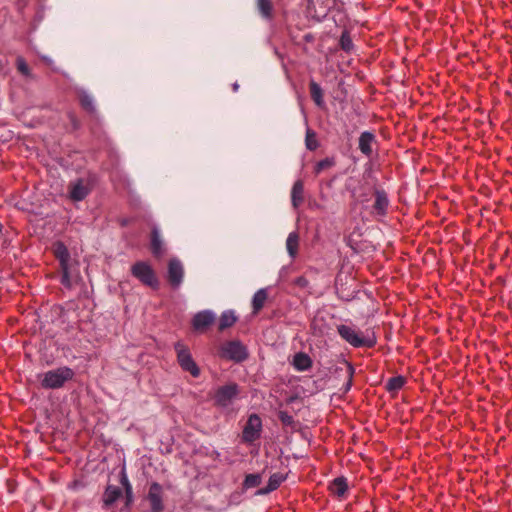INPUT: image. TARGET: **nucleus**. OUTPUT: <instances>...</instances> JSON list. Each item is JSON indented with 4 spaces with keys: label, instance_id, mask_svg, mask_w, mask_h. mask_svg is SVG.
<instances>
[{
    "label": "nucleus",
    "instance_id": "nucleus-19",
    "mask_svg": "<svg viewBox=\"0 0 512 512\" xmlns=\"http://www.w3.org/2000/svg\"><path fill=\"white\" fill-rule=\"evenodd\" d=\"M287 479V474L284 473H273L268 480L266 487L263 489L262 493H270L277 490L281 484Z\"/></svg>",
    "mask_w": 512,
    "mask_h": 512
},
{
    "label": "nucleus",
    "instance_id": "nucleus-9",
    "mask_svg": "<svg viewBox=\"0 0 512 512\" xmlns=\"http://www.w3.org/2000/svg\"><path fill=\"white\" fill-rule=\"evenodd\" d=\"M374 203L371 214L379 217H385L388 213L390 201L386 191L380 187L373 188Z\"/></svg>",
    "mask_w": 512,
    "mask_h": 512
},
{
    "label": "nucleus",
    "instance_id": "nucleus-26",
    "mask_svg": "<svg viewBox=\"0 0 512 512\" xmlns=\"http://www.w3.org/2000/svg\"><path fill=\"white\" fill-rule=\"evenodd\" d=\"M267 297L268 295L265 289H260L254 294L252 299L253 314H258L260 312L265 305Z\"/></svg>",
    "mask_w": 512,
    "mask_h": 512
},
{
    "label": "nucleus",
    "instance_id": "nucleus-5",
    "mask_svg": "<svg viewBox=\"0 0 512 512\" xmlns=\"http://www.w3.org/2000/svg\"><path fill=\"white\" fill-rule=\"evenodd\" d=\"M174 349L181 369L185 372H189L193 377H198L200 375V369L194 361L189 348L181 341H178L174 344Z\"/></svg>",
    "mask_w": 512,
    "mask_h": 512
},
{
    "label": "nucleus",
    "instance_id": "nucleus-6",
    "mask_svg": "<svg viewBox=\"0 0 512 512\" xmlns=\"http://www.w3.org/2000/svg\"><path fill=\"white\" fill-rule=\"evenodd\" d=\"M219 356L222 359L242 362L248 357L247 348L240 341L232 340L224 342L219 349Z\"/></svg>",
    "mask_w": 512,
    "mask_h": 512
},
{
    "label": "nucleus",
    "instance_id": "nucleus-23",
    "mask_svg": "<svg viewBox=\"0 0 512 512\" xmlns=\"http://www.w3.org/2000/svg\"><path fill=\"white\" fill-rule=\"evenodd\" d=\"M78 99L80 106L83 110H85L89 114L96 113V107L94 105L93 98L85 91H80L78 93Z\"/></svg>",
    "mask_w": 512,
    "mask_h": 512
},
{
    "label": "nucleus",
    "instance_id": "nucleus-16",
    "mask_svg": "<svg viewBox=\"0 0 512 512\" xmlns=\"http://www.w3.org/2000/svg\"><path fill=\"white\" fill-rule=\"evenodd\" d=\"M328 490L331 495L336 496L339 499L344 498L348 492V483L345 477L335 478L328 486Z\"/></svg>",
    "mask_w": 512,
    "mask_h": 512
},
{
    "label": "nucleus",
    "instance_id": "nucleus-21",
    "mask_svg": "<svg viewBox=\"0 0 512 512\" xmlns=\"http://www.w3.org/2000/svg\"><path fill=\"white\" fill-rule=\"evenodd\" d=\"M309 91H310V96H311L312 100L314 101V103L318 107L322 108L324 106L325 102H324L323 90L320 87V85L317 82H315L314 80H311L309 83Z\"/></svg>",
    "mask_w": 512,
    "mask_h": 512
},
{
    "label": "nucleus",
    "instance_id": "nucleus-22",
    "mask_svg": "<svg viewBox=\"0 0 512 512\" xmlns=\"http://www.w3.org/2000/svg\"><path fill=\"white\" fill-rule=\"evenodd\" d=\"M293 366L298 371H306L312 367V360L306 353L299 352L293 358Z\"/></svg>",
    "mask_w": 512,
    "mask_h": 512
},
{
    "label": "nucleus",
    "instance_id": "nucleus-17",
    "mask_svg": "<svg viewBox=\"0 0 512 512\" xmlns=\"http://www.w3.org/2000/svg\"><path fill=\"white\" fill-rule=\"evenodd\" d=\"M304 201V184L302 180L294 182L291 190V202L294 208H298Z\"/></svg>",
    "mask_w": 512,
    "mask_h": 512
},
{
    "label": "nucleus",
    "instance_id": "nucleus-13",
    "mask_svg": "<svg viewBox=\"0 0 512 512\" xmlns=\"http://www.w3.org/2000/svg\"><path fill=\"white\" fill-rule=\"evenodd\" d=\"M89 193L90 189L87 185L84 184L83 179H78L76 182L71 183L69 186V197L73 201H82L88 196Z\"/></svg>",
    "mask_w": 512,
    "mask_h": 512
},
{
    "label": "nucleus",
    "instance_id": "nucleus-37",
    "mask_svg": "<svg viewBox=\"0 0 512 512\" xmlns=\"http://www.w3.org/2000/svg\"><path fill=\"white\" fill-rule=\"evenodd\" d=\"M233 88H234V90H237V89H238V85H237V84H234V85H233Z\"/></svg>",
    "mask_w": 512,
    "mask_h": 512
},
{
    "label": "nucleus",
    "instance_id": "nucleus-18",
    "mask_svg": "<svg viewBox=\"0 0 512 512\" xmlns=\"http://www.w3.org/2000/svg\"><path fill=\"white\" fill-rule=\"evenodd\" d=\"M319 272L316 268H309L305 275L299 276L294 280V284L305 291H307L309 294L312 293V286L310 285V280L308 276H315Z\"/></svg>",
    "mask_w": 512,
    "mask_h": 512
},
{
    "label": "nucleus",
    "instance_id": "nucleus-27",
    "mask_svg": "<svg viewBox=\"0 0 512 512\" xmlns=\"http://www.w3.org/2000/svg\"><path fill=\"white\" fill-rule=\"evenodd\" d=\"M286 247L289 255L294 258L298 253L299 235L296 232H291L286 240Z\"/></svg>",
    "mask_w": 512,
    "mask_h": 512
},
{
    "label": "nucleus",
    "instance_id": "nucleus-14",
    "mask_svg": "<svg viewBox=\"0 0 512 512\" xmlns=\"http://www.w3.org/2000/svg\"><path fill=\"white\" fill-rule=\"evenodd\" d=\"M122 494L123 492L120 487L110 484L107 485L102 495L103 508L108 509L113 506V504L122 497Z\"/></svg>",
    "mask_w": 512,
    "mask_h": 512
},
{
    "label": "nucleus",
    "instance_id": "nucleus-7",
    "mask_svg": "<svg viewBox=\"0 0 512 512\" xmlns=\"http://www.w3.org/2000/svg\"><path fill=\"white\" fill-rule=\"evenodd\" d=\"M262 430L261 417L256 413L250 414L242 430V442L252 444L261 437Z\"/></svg>",
    "mask_w": 512,
    "mask_h": 512
},
{
    "label": "nucleus",
    "instance_id": "nucleus-12",
    "mask_svg": "<svg viewBox=\"0 0 512 512\" xmlns=\"http://www.w3.org/2000/svg\"><path fill=\"white\" fill-rule=\"evenodd\" d=\"M215 315L209 310L196 313L192 319V327L195 331H204L213 324Z\"/></svg>",
    "mask_w": 512,
    "mask_h": 512
},
{
    "label": "nucleus",
    "instance_id": "nucleus-34",
    "mask_svg": "<svg viewBox=\"0 0 512 512\" xmlns=\"http://www.w3.org/2000/svg\"><path fill=\"white\" fill-rule=\"evenodd\" d=\"M261 483V477L259 474H247L244 479V486L247 488H253L259 486Z\"/></svg>",
    "mask_w": 512,
    "mask_h": 512
},
{
    "label": "nucleus",
    "instance_id": "nucleus-25",
    "mask_svg": "<svg viewBox=\"0 0 512 512\" xmlns=\"http://www.w3.org/2000/svg\"><path fill=\"white\" fill-rule=\"evenodd\" d=\"M406 382L407 380L404 376H394L388 379L385 388L389 393H397L405 386Z\"/></svg>",
    "mask_w": 512,
    "mask_h": 512
},
{
    "label": "nucleus",
    "instance_id": "nucleus-30",
    "mask_svg": "<svg viewBox=\"0 0 512 512\" xmlns=\"http://www.w3.org/2000/svg\"><path fill=\"white\" fill-rule=\"evenodd\" d=\"M278 419L284 427H290L295 430L297 428L298 423L295 421L294 417L290 415L287 411H279Z\"/></svg>",
    "mask_w": 512,
    "mask_h": 512
},
{
    "label": "nucleus",
    "instance_id": "nucleus-29",
    "mask_svg": "<svg viewBox=\"0 0 512 512\" xmlns=\"http://www.w3.org/2000/svg\"><path fill=\"white\" fill-rule=\"evenodd\" d=\"M335 164H336V160H335L334 156L326 157L325 159H322L315 164L314 173L316 175H319L324 170H328V169L334 167Z\"/></svg>",
    "mask_w": 512,
    "mask_h": 512
},
{
    "label": "nucleus",
    "instance_id": "nucleus-35",
    "mask_svg": "<svg viewBox=\"0 0 512 512\" xmlns=\"http://www.w3.org/2000/svg\"><path fill=\"white\" fill-rule=\"evenodd\" d=\"M16 66H17L18 71L21 74H23L25 76H28L30 74V69H29L26 61L23 58L19 57L17 59Z\"/></svg>",
    "mask_w": 512,
    "mask_h": 512
},
{
    "label": "nucleus",
    "instance_id": "nucleus-4",
    "mask_svg": "<svg viewBox=\"0 0 512 512\" xmlns=\"http://www.w3.org/2000/svg\"><path fill=\"white\" fill-rule=\"evenodd\" d=\"M131 274L142 284L152 289L159 288V280L152 266L144 261H137L131 266Z\"/></svg>",
    "mask_w": 512,
    "mask_h": 512
},
{
    "label": "nucleus",
    "instance_id": "nucleus-3",
    "mask_svg": "<svg viewBox=\"0 0 512 512\" xmlns=\"http://www.w3.org/2000/svg\"><path fill=\"white\" fill-rule=\"evenodd\" d=\"M53 254L55 258L59 262V267L61 270V284L68 289L72 288V279L70 275V253L66 245L61 242L57 241L53 244L52 247Z\"/></svg>",
    "mask_w": 512,
    "mask_h": 512
},
{
    "label": "nucleus",
    "instance_id": "nucleus-20",
    "mask_svg": "<svg viewBox=\"0 0 512 512\" xmlns=\"http://www.w3.org/2000/svg\"><path fill=\"white\" fill-rule=\"evenodd\" d=\"M120 484L124 489L125 494V506L129 507L133 502V488L132 485L128 479V476L125 472V470H122L120 473Z\"/></svg>",
    "mask_w": 512,
    "mask_h": 512
},
{
    "label": "nucleus",
    "instance_id": "nucleus-28",
    "mask_svg": "<svg viewBox=\"0 0 512 512\" xmlns=\"http://www.w3.org/2000/svg\"><path fill=\"white\" fill-rule=\"evenodd\" d=\"M257 7L262 17L268 20L273 18V4L271 0H258Z\"/></svg>",
    "mask_w": 512,
    "mask_h": 512
},
{
    "label": "nucleus",
    "instance_id": "nucleus-32",
    "mask_svg": "<svg viewBox=\"0 0 512 512\" xmlns=\"http://www.w3.org/2000/svg\"><path fill=\"white\" fill-rule=\"evenodd\" d=\"M305 145L310 151H315L319 147L317 134L311 129H307L306 131Z\"/></svg>",
    "mask_w": 512,
    "mask_h": 512
},
{
    "label": "nucleus",
    "instance_id": "nucleus-10",
    "mask_svg": "<svg viewBox=\"0 0 512 512\" xmlns=\"http://www.w3.org/2000/svg\"><path fill=\"white\" fill-rule=\"evenodd\" d=\"M184 277V268L181 261L172 258L168 262L167 281L173 289H178L182 284Z\"/></svg>",
    "mask_w": 512,
    "mask_h": 512
},
{
    "label": "nucleus",
    "instance_id": "nucleus-36",
    "mask_svg": "<svg viewBox=\"0 0 512 512\" xmlns=\"http://www.w3.org/2000/svg\"><path fill=\"white\" fill-rule=\"evenodd\" d=\"M353 375H354V367L351 364H348V376H349V379H348V383H347V387H346L347 390L352 385Z\"/></svg>",
    "mask_w": 512,
    "mask_h": 512
},
{
    "label": "nucleus",
    "instance_id": "nucleus-31",
    "mask_svg": "<svg viewBox=\"0 0 512 512\" xmlns=\"http://www.w3.org/2000/svg\"><path fill=\"white\" fill-rule=\"evenodd\" d=\"M151 251L156 257L161 256L163 252L161 240L156 229H154L151 233Z\"/></svg>",
    "mask_w": 512,
    "mask_h": 512
},
{
    "label": "nucleus",
    "instance_id": "nucleus-11",
    "mask_svg": "<svg viewBox=\"0 0 512 512\" xmlns=\"http://www.w3.org/2000/svg\"><path fill=\"white\" fill-rule=\"evenodd\" d=\"M147 500L150 504L151 512H163L165 509L163 500V488L158 482H152L148 494Z\"/></svg>",
    "mask_w": 512,
    "mask_h": 512
},
{
    "label": "nucleus",
    "instance_id": "nucleus-24",
    "mask_svg": "<svg viewBox=\"0 0 512 512\" xmlns=\"http://www.w3.org/2000/svg\"><path fill=\"white\" fill-rule=\"evenodd\" d=\"M237 321V317L232 310L224 311L219 319L218 330L224 331L227 328L232 327Z\"/></svg>",
    "mask_w": 512,
    "mask_h": 512
},
{
    "label": "nucleus",
    "instance_id": "nucleus-2",
    "mask_svg": "<svg viewBox=\"0 0 512 512\" xmlns=\"http://www.w3.org/2000/svg\"><path fill=\"white\" fill-rule=\"evenodd\" d=\"M74 371L68 366L49 370L40 376V384L44 389H60L66 382L74 378Z\"/></svg>",
    "mask_w": 512,
    "mask_h": 512
},
{
    "label": "nucleus",
    "instance_id": "nucleus-8",
    "mask_svg": "<svg viewBox=\"0 0 512 512\" xmlns=\"http://www.w3.org/2000/svg\"><path fill=\"white\" fill-rule=\"evenodd\" d=\"M239 394V386L236 383H230L219 387L214 394V403L218 407L225 408L229 406L233 399Z\"/></svg>",
    "mask_w": 512,
    "mask_h": 512
},
{
    "label": "nucleus",
    "instance_id": "nucleus-15",
    "mask_svg": "<svg viewBox=\"0 0 512 512\" xmlns=\"http://www.w3.org/2000/svg\"><path fill=\"white\" fill-rule=\"evenodd\" d=\"M376 143L375 135L370 131H364L359 137V150L366 157H371L373 145Z\"/></svg>",
    "mask_w": 512,
    "mask_h": 512
},
{
    "label": "nucleus",
    "instance_id": "nucleus-1",
    "mask_svg": "<svg viewBox=\"0 0 512 512\" xmlns=\"http://www.w3.org/2000/svg\"><path fill=\"white\" fill-rule=\"evenodd\" d=\"M340 337L354 348H373L377 343V337L373 331L363 332L354 325L340 324L337 326Z\"/></svg>",
    "mask_w": 512,
    "mask_h": 512
},
{
    "label": "nucleus",
    "instance_id": "nucleus-33",
    "mask_svg": "<svg viewBox=\"0 0 512 512\" xmlns=\"http://www.w3.org/2000/svg\"><path fill=\"white\" fill-rule=\"evenodd\" d=\"M340 47L342 50L349 52L353 48L352 39L347 31H344L340 37Z\"/></svg>",
    "mask_w": 512,
    "mask_h": 512
}]
</instances>
